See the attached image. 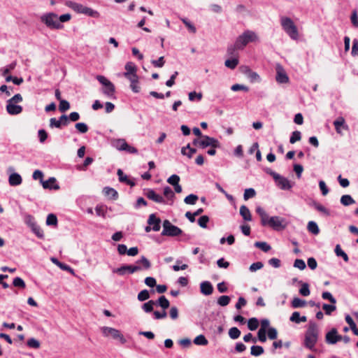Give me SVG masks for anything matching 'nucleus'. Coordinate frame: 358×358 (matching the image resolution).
<instances>
[{
	"label": "nucleus",
	"mask_w": 358,
	"mask_h": 358,
	"mask_svg": "<svg viewBox=\"0 0 358 358\" xmlns=\"http://www.w3.org/2000/svg\"><path fill=\"white\" fill-rule=\"evenodd\" d=\"M319 331L317 324L310 322L308 328L305 334L304 346L310 350H315L317 342Z\"/></svg>",
	"instance_id": "obj_1"
},
{
	"label": "nucleus",
	"mask_w": 358,
	"mask_h": 358,
	"mask_svg": "<svg viewBox=\"0 0 358 358\" xmlns=\"http://www.w3.org/2000/svg\"><path fill=\"white\" fill-rule=\"evenodd\" d=\"M280 24L283 30L293 40H297L299 38V31L293 20L288 17H281Z\"/></svg>",
	"instance_id": "obj_2"
},
{
	"label": "nucleus",
	"mask_w": 358,
	"mask_h": 358,
	"mask_svg": "<svg viewBox=\"0 0 358 358\" xmlns=\"http://www.w3.org/2000/svg\"><path fill=\"white\" fill-rule=\"evenodd\" d=\"M259 40L257 35L252 31H245L236 40V47L238 50L243 49L244 47L250 42H255Z\"/></svg>",
	"instance_id": "obj_3"
},
{
	"label": "nucleus",
	"mask_w": 358,
	"mask_h": 358,
	"mask_svg": "<svg viewBox=\"0 0 358 358\" xmlns=\"http://www.w3.org/2000/svg\"><path fill=\"white\" fill-rule=\"evenodd\" d=\"M101 331L104 337L112 338L117 343L123 345L127 342L124 335L118 329L109 327H103L101 328Z\"/></svg>",
	"instance_id": "obj_4"
},
{
	"label": "nucleus",
	"mask_w": 358,
	"mask_h": 358,
	"mask_svg": "<svg viewBox=\"0 0 358 358\" xmlns=\"http://www.w3.org/2000/svg\"><path fill=\"white\" fill-rule=\"evenodd\" d=\"M96 78L103 86L102 93L108 97L113 96L115 92L114 84L101 75L96 76Z\"/></svg>",
	"instance_id": "obj_5"
},
{
	"label": "nucleus",
	"mask_w": 358,
	"mask_h": 358,
	"mask_svg": "<svg viewBox=\"0 0 358 358\" xmlns=\"http://www.w3.org/2000/svg\"><path fill=\"white\" fill-rule=\"evenodd\" d=\"M124 71L119 73L118 77L124 78L130 81V87L134 92V63L129 62L125 64Z\"/></svg>",
	"instance_id": "obj_6"
},
{
	"label": "nucleus",
	"mask_w": 358,
	"mask_h": 358,
	"mask_svg": "<svg viewBox=\"0 0 358 358\" xmlns=\"http://www.w3.org/2000/svg\"><path fill=\"white\" fill-rule=\"evenodd\" d=\"M41 21L50 29H60L63 28V25L59 22L57 15L50 13L41 17Z\"/></svg>",
	"instance_id": "obj_7"
},
{
	"label": "nucleus",
	"mask_w": 358,
	"mask_h": 358,
	"mask_svg": "<svg viewBox=\"0 0 358 358\" xmlns=\"http://www.w3.org/2000/svg\"><path fill=\"white\" fill-rule=\"evenodd\" d=\"M182 234V231L177 226L172 224L169 220H165L163 222L162 236L175 237L180 236Z\"/></svg>",
	"instance_id": "obj_8"
},
{
	"label": "nucleus",
	"mask_w": 358,
	"mask_h": 358,
	"mask_svg": "<svg viewBox=\"0 0 358 358\" xmlns=\"http://www.w3.org/2000/svg\"><path fill=\"white\" fill-rule=\"evenodd\" d=\"M275 182L277 187L282 190H289L294 185V183L291 182L287 178L280 175L275 176Z\"/></svg>",
	"instance_id": "obj_9"
},
{
	"label": "nucleus",
	"mask_w": 358,
	"mask_h": 358,
	"mask_svg": "<svg viewBox=\"0 0 358 358\" xmlns=\"http://www.w3.org/2000/svg\"><path fill=\"white\" fill-rule=\"evenodd\" d=\"M201 138V148H206L208 146L211 148H217L220 147V143L215 138L210 137L208 136L203 135Z\"/></svg>",
	"instance_id": "obj_10"
},
{
	"label": "nucleus",
	"mask_w": 358,
	"mask_h": 358,
	"mask_svg": "<svg viewBox=\"0 0 358 358\" xmlns=\"http://www.w3.org/2000/svg\"><path fill=\"white\" fill-rule=\"evenodd\" d=\"M144 195L149 199L158 203H166V201L164 197L155 192L152 189H144Z\"/></svg>",
	"instance_id": "obj_11"
},
{
	"label": "nucleus",
	"mask_w": 358,
	"mask_h": 358,
	"mask_svg": "<svg viewBox=\"0 0 358 358\" xmlns=\"http://www.w3.org/2000/svg\"><path fill=\"white\" fill-rule=\"evenodd\" d=\"M72 8L80 13H83L91 17H95L98 13L90 8L84 6L83 5L78 3H72Z\"/></svg>",
	"instance_id": "obj_12"
},
{
	"label": "nucleus",
	"mask_w": 358,
	"mask_h": 358,
	"mask_svg": "<svg viewBox=\"0 0 358 358\" xmlns=\"http://www.w3.org/2000/svg\"><path fill=\"white\" fill-rule=\"evenodd\" d=\"M342 340V336L338 334L337 329L332 328L325 336V341L328 344L334 345Z\"/></svg>",
	"instance_id": "obj_13"
},
{
	"label": "nucleus",
	"mask_w": 358,
	"mask_h": 358,
	"mask_svg": "<svg viewBox=\"0 0 358 358\" xmlns=\"http://www.w3.org/2000/svg\"><path fill=\"white\" fill-rule=\"evenodd\" d=\"M112 145L119 150H125L129 153H134V148L129 146L124 139H117L113 141Z\"/></svg>",
	"instance_id": "obj_14"
},
{
	"label": "nucleus",
	"mask_w": 358,
	"mask_h": 358,
	"mask_svg": "<svg viewBox=\"0 0 358 358\" xmlns=\"http://www.w3.org/2000/svg\"><path fill=\"white\" fill-rule=\"evenodd\" d=\"M335 130L338 134L343 135L342 129L349 130L348 125L345 123V118L342 116L337 117L333 122Z\"/></svg>",
	"instance_id": "obj_15"
},
{
	"label": "nucleus",
	"mask_w": 358,
	"mask_h": 358,
	"mask_svg": "<svg viewBox=\"0 0 358 358\" xmlns=\"http://www.w3.org/2000/svg\"><path fill=\"white\" fill-rule=\"evenodd\" d=\"M276 81L278 83H287L289 82V77L287 76L285 69L280 64L276 66Z\"/></svg>",
	"instance_id": "obj_16"
},
{
	"label": "nucleus",
	"mask_w": 358,
	"mask_h": 358,
	"mask_svg": "<svg viewBox=\"0 0 358 358\" xmlns=\"http://www.w3.org/2000/svg\"><path fill=\"white\" fill-rule=\"evenodd\" d=\"M150 267V262L144 256L136 261V271L148 270Z\"/></svg>",
	"instance_id": "obj_17"
},
{
	"label": "nucleus",
	"mask_w": 358,
	"mask_h": 358,
	"mask_svg": "<svg viewBox=\"0 0 358 358\" xmlns=\"http://www.w3.org/2000/svg\"><path fill=\"white\" fill-rule=\"evenodd\" d=\"M148 224L152 227V230L154 231H159L161 228V220L157 217L155 214L152 213L150 215Z\"/></svg>",
	"instance_id": "obj_18"
},
{
	"label": "nucleus",
	"mask_w": 358,
	"mask_h": 358,
	"mask_svg": "<svg viewBox=\"0 0 358 358\" xmlns=\"http://www.w3.org/2000/svg\"><path fill=\"white\" fill-rule=\"evenodd\" d=\"M13 102H7L6 110L12 115H18L22 111V107Z\"/></svg>",
	"instance_id": "obj_19"
},
{
	"label": "nucleus",
	"mask_w": 358,
	"mask_h": 358,
	"mask_svg": "<svg viewBox=\"0 0 358 358\" xmlns=\"http://www.w3.org/2000/svg\"><path fill=\"white\" fill-rule=\"evenodd\" d=\"M114 273L120 275H124L126 274H131L134 273V266L133 265H123L120 268L113 270Z\"/></svg>",
	"instance_id": "obj_20"
},
{
	"label": "nucleus",
	"mask_w": 358,
	"mask_h": 358,
	"mask_svg": "<svg viewBox=\"0 0 358 358\" xmlns=\"http://www.w3.org/2000/svg\"><path fill=\"white\" fill-rule=\"evenodd\" d=\"M56 182L57 180L55 178L51 177L45 181H42L41 183L44 189L57 190L59 189V186L56 183Z\"/></svg>",
	"instance_id": "obj_21"
},
{
	"label": "nucleus",
	"mask_w": 358,
	"mask_h": 358,
	"mask_svg": "<svg viewBox=\"0 0 358 358\" xmlns=\"http://www.w3.org/2000/svg\"><path fill=\"white\" fill-rule=\"evenodd\" d=\"M201 292L204 295H210L213 292V287L209 281H203L200 285Z\"/></svg>",
	"instance_id": "obj_22"
},
{
	"label": "nucleus",
	"mask_w": 358,
	"mask_h": 358,
	"mask_svg": "<svg viewBox=\"0 0 358 358\" xmlns=\"http://www.w3.org/2000/svg\"><path fill=\"white\" fill-rule=\"evenodd\" d=\"M117 174L118 176L119 181L120 182H124L127 185H130L131 187L134 186V181L129 179L128 176L124 173L122 169H119L117 171Z\"/></svg>",
	"instance_id": "obj_23"
},
{
	"label": "nucleus",
	"mask_w": 358,
	"mask_h": 358,
	"mask_svg": "<svg viewBox=\"0 0 358 358\" xmlns=\"http://www.w3.org/2000/svg\"><path fill=\"white\" fill-rule=\"evenodd\" d=\"M118 253L121 255H125L126 253L131 257H134V247L130 248L127 250V247L124 244H119L117 246Z\"/></svg>",
	"instance_id": "obj_24"
},
{
	"label": "nucleus",
	"mask_w": 358,
	"mask_h": 358,
	"mask_svg": "<svg viewBox=\"0 0 358 358\" xmlns=\"http://www.w3.org/2000/svg\"><path fill=\"white\" fill-rule=\"evenodd\" d=\"M8 182L11 186H17L22 183V179L19 173H13L10 175Z\"/></svg>",
	"instance_id": "obj_25"
},
{
	"label": "nucleus",
	"mask_w": 358,
	"mask_h": 358,
	"mask_svg": "<svg viewBox=\"0 0 358 358\" xmlns=\"http://www.w3.org/2000/svg\"><path fill=\"white\" fill-rule=\"evenodd\" d=\"M283 220L278 216L271 217L269 218V227H272L274 229H278L279 227H282V222Z\"/></svg>",
	"instance_id": "obj_26"
},
{
	"label": "nucleus",
	"mask_w": 358,
	"mask_h": 358,
	"mask_svg": "<svg viewBox=\"0 0 358 358\" xmlns=\"http://www.w3.org/2000/svg\"><path fill=\"white\" fill-rule=\"evenodd\" d=\"M240 215L242 216L243 219L245 221H251L252 220L251 213H250L249 208L245 205H243L241 206Z\"/></svg>",
	"instance_id": "obj_27"
},
{
	"label": "nucleus",
	"mask_w": 358,
	"mask_h": 358,
	"mask_svg": "<svg viewBox=\"0 0 358 358\" xmlns=\"http://www.w3.org/2000/svg\"><path fill=\"white\" fill-rule=\"evenodd\" d=\"M289 320L292 322L299 324L301 322H306L307 317L306 316H300V313L297 311H295L292 314L291 317H289Z\"/></svg>",
	"instance_id": "obj_28"
},
{
	"label": "nucleus",
	"mask_w": 358,
	"mask_h": 358,
	"mask_svg": "<svg viewBox=\"0 0 358 358\" xmlns=\"http://www.w3.org/2000/svg\"><path fill=\"white\" fill-rule=\"evenodd\" d=\"M103 192L106 196H108L111 199L115 200L118 197L117 192L112 187H106L103 188Z\"/></svg>",
	"instance_id": "obj_29"
},
{
	"label": "nucleus",
	"mask_w": 358,
	"mask_h": 358,
	"mask_svg": "<svg viewBox=\"0 0 358 358\" xmlns=\"http://www.w3.org/2000/svg\"><path fill=\"white\" fill-rule=\"evenodd\" d=\"M156 305L160 306L163 310H166L169 306V301L165 297V296H161L159 297L158 300L155 301Z\"/></svg>",
	"instance_id": "obj_30"
},
{
	"label": "nucleus",
	"mask_w": 358,
	"mask_h": 358,
	"mask_svg": "<svg viewBox=\"0 0 358 358\" xmlns=\"http://www.w3.org/2000/svg\"><path fill=\"white\" fill-rule=\"evenodd\" d=\"M341 203L345 206H348L355 203V201L353 198L349 194L343 195L341 198Z\"/></svg>",
	"instance_id": "obj_31"
},
{
	"label": "nucleus",
	"mask_w": 358,
	"mask_h": 358,
	"mask_svg": "<svg viewBox=\"0 0 358 358\" xmlns=\"http://www.w3.org/2000/svg\"><path fill=\"white\" fill-rule=\"evenodd\" d=\"M307 229L309 232L312 233L314 235H317L320 232L319 227L317 223L314 221H310L308 223Z\"/></svg>",
	"instance_id": "obj_32"
},
{
	"label": "nucleus",
	"mask_w": 358,
	"mask_h": 358,
	"mask_svg": "<svg viewBox=\"0 0 358 358\" xmlns=\"http://www.w3.org/2000/svg\"><path fill=\"white\" fill-rule=\"evenodd\" d=\"M306 305V301L300 298L295 297L292 301V306L294 308H302Z\"/></svg>",
	"instance_id": "obj_33"
},
{
	"label": "nucleus",
	"mask_w": 358,
	"mask_h": 358,
	"mask_svg": "<svg viewBox=\"0 0 358 358\" xmlns=\"http://www.w3.org/2000/svg\"><path fill=\"white\" fill-rule=\"evenodd\" d=\"M335 253L338 257H341L345 262L349 261L348 255L341 249L340 245H336L335 248Z\"/></svg>",
	"instance_id": "obj_34"
},
{
	"label": "nucleus",
	"mask_w": 358,
	"mask_h": 358,
	"mask_svg": "<svg viewBox=\"0 0 358 358\" xmlns=\"http://www.w3.org/2000/svg\"><path fill=\"white\" fill-rule=\"evenodd\" d=\"M193 342L195 345H206L208 343V341L206 339V338L202 334L197 336L194 339Z\"/></svg>",
	"instance_id": "obj_35"
},
{
	"label": "nucleus",
	"mask_w": 358,
	"mask_h": 358,
	"mask_svg": "<svg viewBox=\"0 0 358 358\" xmlns=\"http://www.w3.org/2000/svg\"><path fill=\"white\" fill-rule=\"evenodd\" d=\"M164 195L169 199L171 201V204L173 202V199L175 198V194L171 189V188L169 186H166L164 188Z\"/></svg>",
	"instance_id": "obj_36"
},
{
	"label": "nucleus",
	"mask_w": 358,
	"mask_h": 358,
	"mask_svg": "<svg viewBox=\"0 0 358 358\" xmlns=\"http://www.w3.org/2000/svg\"><path fill=\"white\" fill-rule=\"evenodd\" d=\"M198 199H199V197L197 195L191 194L185 198L184 202L188 205H194L196 203Z\"/></svg>",
	"instance_id": "obj_37"
},
{
	"label": "nucleus",
	"mask_w": 358,
	"mask_h": 358,
	"mask_svg": "<svg viewBox=\"0 0 358 358\" xmlns=\"http://www.w3.org/2000/svg\"><path fill=\"white\" fill-rule=\"evenodd\" d=\"M259 321L256 317H252L248 321V327L250 331H255L258 328Z\"/></svg>",
	"instance_id": "obj_38"
},
{
	"label": "nucleus",
	"mask_w": 358,
	"mask_h": 358,
	"mask_svg": "<svg viewBox=\"0 0 358 358\" xmlns=\"http://www.w3.org/2000/svg\"><path fill=\"white\" fill-rule=\"evenodd\" d=\"M154 305H156L155 301L150 300L148 302L145 303L142 306V309L145 313H150L153 310V306Z\"/></svg>",
	"instance_id": "obj_39"
},
{
	"label": "nucleus",
	"mask_w": 358,
	"mask_h": 358,
	"mask_svg": "<svg viewBox=\"0 0 358 358\" xmlns=\"http://www.w3.org/2000/svg\"><path fill=\"white\" fill-rule=\"evenodd\" d=\"M238 64V59L237 58H232L230 59H227L224 62V65L230 69H234L237 66Z\"/></svg>",
	"instance_id": "obj_40"
},
{
	"label": "nucleus",
	"mask_w": 358,
	"mask_h": 358,
	"mask_svg": "<svg viewBox=\"0 0 358 358\" xmlns=\"http://www.w3.org/2000/svg\"><path fill=\"white\" fill-rule=\"evenodd\" d=\"M264 350L263 347L260 345H252L251 347V355L253 356H259L264 353Z\"/></svg>",
	"instance_id": "obj_41"
},
{
	"label": "nucleus",
	"mask_w": 358,
	"mask_h": 358,
	"mask_svg": "<svg viewBox=\"0 0 358 358\" xmlns=\"http://www.w3.org/2000/svg\"><path fill=\"white\" fill-rule=\"evenodd\" d=\"M255 246L257 248L261 249L262 251L265 252L269 251L271 249L270 245H268L266 242H255Z\"/></svg>",
	"instance_id": "obj_42"
},
{
	"label": "nucleus",
	"mask_w": 358,
	"mask_h": 358,
	"mask_svg": "<svg viewBox=\"0 0 358 358\" xmlns=\"http://www.w3.org/2000/svg\"><path fill=\"white\" fill-rule=\"evenodd\" d=\"M96 214L98 216H101L103 217H106V213L107 212V208L103 205H97L95 208Z\"/></svg>",
	"instance_id": "obj_43"
},
{
	"label": "nucleus",
	"mask_w": 358,
	"mask_h": 358,
	"mask_svg": "<svg viewBox=\"0 0 358 358\" xmlns=\"http://www.w3.org/2000/svg\"><path fill=\"white\" fill-rule=\"evenodd\" d=\"M313 206H314L315 208L317 210H318L319 212L324 213L327 216L330 215L329 210L327 208H326L324 206H322V204L315 202L313 203Z\"/></svg>",
	"instance_id": "obj_44"
},
{
	"label": "nucleus",
	"mask_w": 358,
	"mask_h": 358,
	"mask_svg": "<svg viewBox=\"0 0 358 358\" xmlns=\"http://www.w3.org/2000/svg\"><path fill=\"white\" fill-rule=\"evenodd\" d=\"M241 335V331L237 327H231L229 330V336L231 339H237Z\"/></svg>",
	"instance_id": "obj_45"
},
{
	"label": "nucleus",
	"mask_w": 358,
	"mask_h": 358,
	"mask_svg": "<svg viewBox=\"0 0 358 358\" xmlns=\"http://www.w3.org/2000/svg\"><path fill=\"white\" fill-rule=\"evenodd\" d=\"M230 297L227 295H222L220 296L217 299V303L220 306H227L230 302Z\"/></svg>",
	"instance_id": "obj_46"
},
{
	"label": "nucleus",
	"mask_w": 358,
	"mask_h": 358,
	"mask_svg": "<svg viewBox=\"0 0 358 358\" xmlns=\"http://www.w3.org/2000/svg\"><path fill=\"white\" fill-rule=\"evenodd\" d=\"M13 285L14 287L24 289L26 287L24 281L20 277H16L13 279Z\"/></svg>",
	"instance_id": "obj_47"
},
{
	"label": "nucleus",
	"mask_w": 358,
	"mask_h": 358,
	"mask_svg": "<svg viewBox=\"0 0 358 358\" xmlns=\"http://www.w3.org/2000/svg\"><path fill=\"white\" fill-rule=\"evenodd\" d=\"M46 224L56 226L57 224V216L52 213L49 214L46 219Z\"/></svg>",
	"instance_id": "obj_48"
},
{
	"label": "nucleus",
	"mask_w": 358,
	"mask_h": 358,
	"mask_svg": "<svg viewBox=\"0 0 358 358\" xmlns=\"http://www.w3.org/2000/svg\"><path fill=\"white\" fill-rule=\"evenodd\" d=\"M49 127L51 129H53V128L61 129L62 127V124L61 123V122L59 120H57L55 117H52L50 119Z\"/></svg>",
	"instance_id": "obj_49"
},
{
	"label": "nucleus",
	"mask_w": 358,
	"mask_h": 358,
	"mask_svg": "<svg viewBox=\"0 0 358 358\" xmlns=\"http://www.w3.org/2000/svg\"><path fill=\"white\" fill-rule=\"evenodd\" d=\"M31 231L36 234V236L37 237H38L39 238H44L43 231L37 224H36V225L31 227Z\"/></svg>",
	"instance_id": "obj_50"
},
{
	"label": "nucleus",
	"mask_w": 358,
	"mask_h": 358,
	"mask_svg": "<svg viewBox=\"0 0 358 358\" xmlns=\"http://www.w3.org/2000/svg\"><path fill=\"white\" fill-rule=\"evenodd\" d=\"M301 138V133L299 131H293L289 138L290 143H295L296 141H300Z\"/></svg>",
	"instance_id": "obj_51"
},
{
	"label": "nucleus",
	"mask_w": 358,
	"mask_h": 358,
	"mask_svg": "<svg viewBox=\"0 0 358 358\" xmlns=\"http://www.w3.org/2000/svg\"><path fill=\"white\" fill-rule=\"evenodd\" d=\"M299 293L303 296H307L310 295V289L309 285L306 282H304L301 285V287L299 289Z\"/></svg>",
	"instance_id": "obj_52"
},
{
	"label": "nucleus",
	"mask_w": 358,
	"mask_h": 358,
	"mask_svg": "<svg viewBox=\"0 0 358 358\" xmlns=\"http://www.w3.org/2000/svg\"><path fill=\"white\" fill-rule=\"evenodd\" d=\"M150 297L149 292L147 289H143L138 293L137 298L140 301H144L148 300Z\"/></svg>",
	"instance_id": "obj_53"
},
{
	"label": "nucleus",
	"mask_w": 358,
	"mask_h": 358,
	"mask_svg": "<svg viewBox=\"0 0 358 358\" xmlns=\"http://www.w3.org/2000/svg\"><path fill=\"white\" fill-rule=\"evenodd\" d=\"M75 127L81 134H85L88 131V127L84 122L76 123Z\"/></svg>",
	"instance_id": "obj_54"
},
{
	"label": "nucleus",
	"mask_w": 358,
	"mask_h": 358,
	"mask_svg": "<svg viewBox=\"0 0 358 358\" xmlns=\"http://www.w3.org/2000/svg\"><path fill=\"white\" fill-rule=\"evenodd\" d=\"M231 90L234 92L242 90L248 92L249 91V87L244 85L234 84L231 87Z\"/></svg>",
	"instance_id": "obj_55"
},
{
	"label": "nucleus",
	"mask_w": 358,
	"mask_h": 358,
	"mask_svg": "<svg viewBox=\"0 0 358 358\" xmlns=\"http://www.w3.org/2000/svg\"><path fill=\"white\" fill-rule=\"evenodd\" d=\"M323 310L325 311L327 315H331L333 311L336 309L335 304H327L324 303L322 306Z\"/></svg>",
	"instance_id": "obj_56"
},
{
	"label": "nucleus",
	"mask_w": 358,
	"mask_h": 358,
	"mask_svg": "<svg viewBox=\"0 0 358 358\" xmlns=\"http://www.w3.org/2000/svg\"><path fill=\"white\" fill-rule=\"evenodd\" d=\"M24 222L31 228L33 226L36 225V222L34 220V217L29 214H26L24 215Z\"/></svg>",
	"instance_id": "obj_57"
},
{
	"label": "nucleus",
	"mask_w": 358,
	"mask_h": 358,
	"mask_svg": "<svg viewBox=\"0 0 358 358\" xmlns=\"http://www.w3.org/2000/svg\"><path fill=\"white\" fill-rule=\"evenodd\" d=\"M27 345L29 348L38 349L40 348V342L34 338H31L27 341Z\"/></svg>",
	"instance_id": "obj_58"
},
{
	"label": "nucleus",
	"mask_w": 358,
	"mask_h": 358,
	"mask_svg": "<svg viewBox=\"0 0 358 358\" xmlns=\"http://www.w3.org/2000/svg\"><path fill=\"white\" fill-rule=\"evenodd\" d=\"M70 108V103L66 100H60L59 105V110L61 112H65Z\"/></svg>",
	"instance_id": "obj_59"
},
{
	"label": "nucleus",
	"mask_w": 358,
	"mask_h": 358,
	"mask_svg": "<svg viewBox=\"0 0 358 358\" xmlns=\"http://www.w3.org/2000/svg\"><path fill=\"white\" fill-rule=\"evenodd\" d=\"M6 82L12 81L14 84L17 85H20L23 83V78H17V77H13L12 76H8L6 78Z\"/></svg>",
	"instance_id": "obj_60"
},
{
	"label": "nucleus",
	"mask_w": 358,
	"mask_h": 358,
	"mask_svg": "<svg viewBox=\"0 0 358 358\" xmlns=\"http://www.w3.org/2000/svg\"><path fill=\"white\" fill-rule=\"evenodd\" d=\"M209 222V217L207 215H202L198 220L199 225L202 228L207 227V223Z\"/></svg>",
	"instance_id": "obj_61"
},
{
	"label": "nucleus",
	"mask_w": 358,
	"mask_h": 358,
	"mask_svg": "<svg viewBox=\"0 0 358 358\" xmlns=\"http://www.w3.org/2000/svg\"><path fill=\"white\" fill-rule=\"evenodd\" d=\"M256 192L253 188H248L245 190L243 198L245 200H248L250 198H252L255 196Z\"/></svg>",
	"instance_id": "obj_62"
},
{
	"label": "nucleus",
	"mask_w": 358,
	"mask_h": 358,
	"mask_svg": "<svg viewBox=\"0 0 358 358\" xmlns=\"http://www.w3.org/2000/svg\"><path fill=\"white\" fill-rule=\"evenodd\" d=\"M323 299L329 300L331 303L336 304V300L329 292H324L322 294Z\"/></svg>",
	"instance_id": "obj_63"
},
{
	"label": "nucleus",
	"mask_w": 358,
	"mask_h": 358,
	"mask_svg": "<svg viewBox=\"0 0 358 358\" xmlns=\"http://www.w3.org/2000/svg\"><path fill=\"white\" fill-rule=\"evenodd\" d=\"M351 54L353 57L358 56V40L357 38H355L352 41Z\"/></svg>",
	"instance_id": "obj_64"
}]
</instances>
